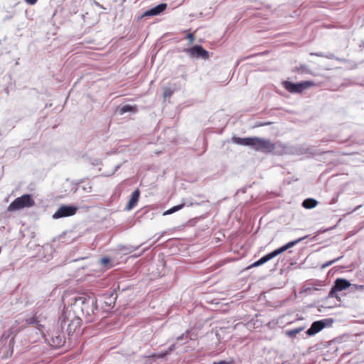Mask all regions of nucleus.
Returning <instances> with one entry per match:
<instances>
[{
  "instance_id": "2",
  "label": "nucleus",
  "mask_w": 364,
  "mask_h": 364,
  "mask_svg": "<svg viewBox=\"0 0 364 364\" xmlns=\"http://www.w3.org/2000/svg\"><path fill=\"white\" fill-rule=\"evenodd\" d=\"M232 141L236 144L252 146L255 151L266 154L272 153L276 149V144L270 140L257 136L240 138L233 136Z\"/></svg>"
},
{
  "instance_id": "24",
  "label": "nucleus",
  "mask_w": 364,
  "mask_h": 364,
  "mask_svg": "<svg viewBox=\"0 0 364 364\" xmlns=\"http://www.w3.org/2000/svg\"><path fill=\"white\" fill-rule=\"evenodd\" d=\"M110 259L108 257H103L101 259V264L104 266H106L108 263H109Z\"/></svg>"
},
{
  "instance_id": "9",
  "label": "nucleus",
  "mask_w": 364,
  "mask_h": 364,
  "mask_svg": "<svg viewBox=\"0 0 364 364\" xmlns=\"http://www.w3.org/2000/svg\"><path fill=\"white\" fill-rule=\"evenodd\" d=\"M333 323L332 319H323L317 321H314L311 327L307 330L306 334L308 336H314L316 333L320 332L325 327L331 326Z\"/></svg>"
},
{
  "instance_id": "23",
  "label": "nucleus",
  "mask_w": 364,
  "mask_h": 364,
  "mask_svg": "<svg viewBox=\"0 0 364 364\" xmlns=\"http://www.w3.org/2000/svg\"><path fill=\"white\" fill-rule=\"evenodd\" d=\"M297 70L301 73H310L309 70L304 65H301L300 68H298Z\"/></svg>"
},
{
  "instance_id": "12",
  "label": "nucleus",
  "mask_w": 364,
  "mask_h": 364,
  "mask_svg": "<svg viewBox=\"0 0 364 364\" xmlns=\"http://www.w3.org/2000/svg\"><path fill=\"white\" fill-rule=\"evenodd\" d=\"M167 5L166 4H160L157 5L156 6L146 11L144 13V16H156L162 13L165 9H166Z\"/></svg>"
},
{
  "instance_id": "6",
  "label": "nucleus",
  "mask_w": 364,
  "mask_h": 364,
  "mask_svg": "<svg viewBox=\"0 0 364 364\" xmlns=\"http://www.w3.org/2000/svg\"><path fill=\"white\" fill-rule=\"evenodd\" d=\"M303 239H304V237L303 238H299L298 240L289 242L288 243H287L286 245H283L282 247H281L279 248H277L275 250H274L273 252H272L264 255L261 259H259L261 262H262V264H263L267 262L268 261H269L270 259H272L274 257H277V255L283 253L284 252H285L288 249L294 247L297 243H299L300 241H301Z\"/></svg>"
},
{
  "instance_id": "25",
  "label": "nucleus",
  "mask_w": 364,
  "mask_h": 364,
  "mask_svg": "<svg viewBox=\"0 0 364 364\" xmlns=\"http://www.w3.org/2000/svg\"><path fill=\"white\" fill-rule=\"evenodd\" d=\"M262 262H261L260 259H259V260H257V261L255 262L254 263H252V264L249 267V268H251V267H259V266H260V265H262Z\"/></svg>"
},
{
  "instance_id": "18",
  "label": "nucleus",
  "mask_w": 364,
  "mask_h": 364,
  "mask_svg": "<svg viewBox=\"0 0 364 364\" xmlns=\"http://www.w3.org/2000/svg\"><path fill=\"white\" fill-rule=\"evenodd\" d=\"M173 91L170 88H165L163 93L164 98L166 99L167 97H170L173 95Z\"/></svg>"
},
{
  "instance_id": "13",
  "label": "nucleus",
  "mask_w": 364,
  "mask_h": 364,
  "mask_svg": "<svg viewBox=\"0 0 364 364\" xmlns=\"http://www.w3.org/2000/svg\"><path fill=\"white\" fill-rule=\"evenodd\" d=\"M140 196V192L138 189L135 190L131 196V198L127 205V210H131L136 206Z\"/></svg>"
},
{
  "instance_id": "27",
  "label": "nucleus",
  "mask_w": 364,
  "mask_h": 364,
  "mask_svg": "<svg viewBox=\"0 0 364 364\" xmlns=\"http://www.w3.org/2000/svg\"><path fill=\"white\" fill-rule=\"evenodd\" d=\"M37 1L38 0H25V1L30 5L35 4L37 2Z\"/></svg>"
},
{
  "instance_id": "20",
  "label": "nucleus",
  "mask_w": 364,
  "mask_h": 364,
  "mask_svg": "<svg viewBox=\"0 0 364 364\" xmlns=\"http://www.w3.org/2000/svg\"><path fill=\"white\" fill-rule=\"evenodd\" d=\"M213 364H235V361L233 358H230L229 360H221L218 363H213Z\"/></svg>"
},
{
  "instance_id": "7",
  "label": "nucleus",
  "mask_w": 364,
  "mask_h": 364,
  "mask_svg": "<svg viewBox=\"0 0 364 364\" xmlns=\"http://www.w3.org/2000/svg\"><path fill=\"white\" fill-rule=\"evenodd\" d=\"M48 342L53 347L58 348L64 346L65 338L61 331L59 329H53L49 334Z\"/></svg>"
},
{
  "instance_id": "5",
  "label": "nucleus",
  "mask_w": 364,
  "mask_h": 364,
  "mask_svg": "<svg viewBox=\"0 0 364 364\" xmlns=\"http://www.w3.org/2000/svg\"><path fill=\"white\" fill-rule=\"evenodd\" d=\"M282 85L285 90L291 93H301L304 90L315 85L313 81H304L299 83H293L290 81L285 80L282 82Z\"/></svg>"
},
{
  "instance_id": "26",
  "label": "nucleus",
  "mask_w": 364,
  "mask_h": 364,
  "mask_svg": "<svg viewBox=\"0 0 364 364\" xmlns=\"http://www.w3.org/2000/svg\"><path fill=\"white\" fill-rule=\"evenodd\" d=\"M187 38L189 40V41L191 43H193L194 41V40H195V37H194L193 33H188L187 35Z\"/></svg>"
},
{
  "instance_id": "3",
  "label": "nucleus",
  "mask_w": 364,
  "mask_h": 364,
  "mask_svg": "<svg viewBox=\"0 0 364 364\" xmlns=\"http://www.w3.org/2000/svg\"><path fill=\"white\" fill-rule=\"evenodd\" d=\"M61 324L63 328L66 323L67 324V332L69 336H73L74 334H79L80 333V328L82 324V318L79 316L71 314L70 313H65L61 317Z\"/></svg>"
},
{
  "instance_id": "28",
  "label": "nucleus",
  "mask_w": 364,
  "mask_h": 364,
  "mask_svg": "<svg viewBox=\"0 0 364 364\" xmlns=\"http://www.w3.org/2000/svg\"><path fill=\"white\" fill-rule=\"evenodd\" d=\"M174 349H175V345H174V344H173V345H171V346L168 348V349L167 352H169V353H171V352H172Z\"/></svg>"
},
{
  "instance_id": "29",
  "label": "nucleus",
  "mask_w": 364,
  "mask_h": 364,
  "mask_svg": "<svg viewBox=\"0 0 364 364\" xmlns=\"http://www.w3.org/2000/svg\"><path fill=\"white\" fill-rule=\"evenodd\" d=\"M355 289H359V290L364 289V286L363 285H355Z\"/></svg>"
},
{
  "instance_id": "22",
  "label": "nucleus",
  "mask_w": 364,
  "mask_h": 364,
  "mask_svg": "<svg viewBox=\"0 0 364 364\" xmlns=\"http://www.w3.org/2000/svg\"><path fill=\"white\" fill-rule=\"evenodd\" d=\"M340 259H341V257H338V258H336V259H333V260H331V261H329V262H326V264H324L323 265V267H328V266L331 265L332 264L335 263L336 262L338 261Z\"/></svg>"
},
{
  "instance_id": "4",
  "label": "nucleus",
  "mask_w": 364,
  "mask_h": 364,
  "mask_svg": "<svg viewBox=\"0 0 364 364\" xmlns=\"http://www.w3.org/2000/svg\"><path fill=\"white\" fill-rule=\"evenodd\" d=\"M35 205V201L29 194H24L16 198L8 207L9 211H16L25 208H31Z\"/></svg>"
},
{
  "instance_id": "19",
  "label": "nucleus",
  "mask_w": 364,
  "mask_h": 364,
  "mask_svg": "<svg viewBox=\"0 0 364 364\" xmlns=\"http://www.w3.org/2000/svg\"><path fill=\"white\" fill-rule=\"evenodd\" d=\"M168 354H169V352H167V351H165V352H163V353H160L158 355H156V354H153L152 355H151L150 357L151 358H164L166 355H167Z\"/></svg>"
},
{
  "instance_id": "17",
  "label": "nucleus",
  "mask_w": 364,
  "mask_h": 364,
  "mask_svg": "<svg viewBox=\"0 0 364 364\" xmlns=\"http://www.w3.org/2000/svg\"><path fill=\"white\" fill-rule=\"evenodd\" d=\"M301 331V328H296L291 331H287V335L289 337H295L300 331Z\"/></svg>"
},
{
  "instance_id": "10",
  "label": "nucleus",
  "mask_w": 364,
  "mask_h": 364,
  "mask_svg": "<svg viewBox=\"0 0 364 364\" xmlns=\"http://www.w3.org/2000/svg\"><path fill=\"white\" fill-rule=\"evenodd\" d=\"M77 210V208L73 205H61L53 214V218L55 219L69 217L74 215Z\"/></svg>"
},
{
  "instance_id": "16",
  "label": "nucleus",
  "mask_w": 364,
  "mask_h": 364,
  "mask_svg": "<svg viewBox=\"0 0 364 364\" xmlns=\"http://www.w3.org/2000/svg\"><path fill=\"white\" fill-rule=\"evenodd\" d=\"M184 206V203H182V204H180V205H175L173 207H172L171 208L168 209V210H166L164 215H170V214H172L179 210H181V208H183Z\"/></svg>"
},
{
  "instance_id": "8",
  "label": "nucleus",
  "mask_w": 364,
  "mask_h": 364,
  "mask_svg": "<svg viewBox=\"0 0 364 364\" xmlns=\"http://www.w3.org/2000/svg\"><path fill=\"white\" fill-rule=\"evenodd\" d=\"M351 284L346 279L338 278L336 279L333 287L329 292L330 297L338 298L337 291H341L350 287Z\"/></svg>"
},
{
  "instance_id": "14",
  "label": "nucleus",
  "mask_w": 364,
  "mask_h": 364,
  "mask_svg": "<svg viewBox=\"0 0 364 364\" xmlns=\"http://www.w3.org/2000/svg\"><path fill=\"white\" fill-rule=\"evenodd\" d=\"M318 204V201L314 198H306L302 203V206L306 209L315 208Z\"/></svg>"
},
{
  "instance_id": "15",
  "label": "nucleus",
  "mask_w": 364,
  "mask_h": 364,
  "mask_svg": "<svg viewBox=\"0 0 364 364\" xmlns=\"http://www.w3.org/2000/svg\"><path fill=\"white\" fill-rule=\"evenodd\" d=\"M127 112H137L136 106V105L132 106V105H124L122 107H121L120 109H119V114H124V113H126Z\"/></svg>"
},
{
  "instance_id": "11",
  "label": "nucleus",
  "mask_w": 364,
  "mask_h": 364,
  "mask_svg": "<svg viewBox=\"0 0 364 364\" xmlns=\"http://www.w3.org/2000/svg\"><path fill=\"white\" fill-rule=\"evenodd\" d=\"M188 52L193 57L203 59H208L209 58L208 52L201 46H194L188 50Z\"/></svg>"
},
{
  "instance_id": "1",
  "label": "nucleus",
  "mask_w": 364,
  "mask_h": 364,
  "mask_svg": "<svg viewBox=\"0 0 364 364\" xmlns=\"http://www.w3.org/2000/svg\"><path fill=\"white\" fill-rule=\"evenodd\" d=\"M73 305L76 316L83 318L87 322L92 321V316L97 309L96 301L86 294H81L73 299Z\"/></svg>"
},
{
  "instance_id": "21",
  "label": "nucleus",
  "mask_w": 364,
  "mask_h": 364,
  "mask_svg": "<svg viewBox=\"0 0 364 364\" xmlns=\"http://www.w3.org/2000/svg\"><path fill=\"white\" fill-rule=\"evenodd\" d=\"M28 324H36L38 323V318L35 316L29 318L26 320Z\"/></svg>"
}]
</instances>
